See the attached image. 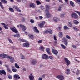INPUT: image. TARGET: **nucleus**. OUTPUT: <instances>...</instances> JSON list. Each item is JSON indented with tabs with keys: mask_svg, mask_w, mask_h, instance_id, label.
Here are the masks:
<instances>
[{
	"mask_svg": "<svg viewBox=\"0 0 80 80\" xmlns=\"http://www.w3.org/2000/svg\"><path fill=\"white\" fill-rule=\"evenodd\" d=\"M63 28L64 30H68L69 29V28H68L67 26H65L63 27Z\"/></svg>",
	"mask_w": 80,
	"mask_h": 80,
	"instance_id": "35",
	"label": "nucleus"
},
{
	"mask_svg": "<svg viewBox=\"0 0 80 80\" xmlns=\"http://www.w3.org/2000/svg\"><path fill=\"white\" fill-rule=\"evenodd\" d=\"M61 28H62V27L59 26L58 28H57V30H58V31H61Z\"/></svg>",
	"mask_w": 80,
	"mask_h": 80,
	"instance_id": "41",
	"label": "nucleus"
},
{
	"mask_svg": "<svg viewBox=\"0 0 80 80\" xmlns=\"http://www.w3.org/2000/svg\"><path fill=\"white\" fill-rule=\"evenodd\" d=\"M58 11H61L62 10V7L60 6L58 9Z\"/></svg>",
	"mask_w": 80,
	"mask_h": 80,
	"instance_id": "53",
	"label": "nucleus"
},
{
	"mask_svg": "<svg viewBox=\"0 0 80 80\" xmlns=\"http://www.w3.org/2000/svg\"><path fill=\"white\" fill-rule=\"evenodd\" d=\"M69 3L71 7H75V4H74L73 1H70Z\"/></svg>",
	"mask_w": 80,
	"mask_h": 80,
	"instance_id": "19",
	"label": "nucleus"
},
{
	"mask_svg": "<svg viewBox=\"0 0 80 80\" xmlns=\"http://www.w3.org/2000/svg\"><path fill=\"white\" fill-rule=\"evenodd\" d=\"M30 6L32 8H35V4L34 3H31L30 4Z\"/></svg>",
	"mask_w": 80,
	"mask_h": 80,
	"instance_id": "28",
	"label": "nucleus"
},
{
	"mask_svg": "<svg viewBox=\"0 0 80 80\" xmlns=\"http://www.w3.org/2000/svg\"><path fill=\"white\" fill-rule=\"evenodd\" d=\"M17 10V11H18V12L19 13H21V10L19 8H18Z\"/></svg>",
	"mask_w": 80,
	"mask_h": 80,
	"instance_id": "56",
	"label": "nucleus"
},
{
	"mask_svg": "<svg viewBox=\"0 0 80 80\" xmlns=\"http://www.w3.org/2000/svg\"><path fill=\"white\" fill-rule=\"evenodd\" d=\"M31 64H32V65H35L37 64V61L35 60H32L31 62Z\"/></svg>",
	"mask_w": 80,
	"mask_h": 80,
	"instance_id": "17",
	"label": "nucleus"
},
{
	"mask_svg": "<svg viewBox=\"0 0 80 80\" xmlns=\"http://www.w3.org/2000/svg\"><path fill=\"white\" fill-rule=\"evenodd\" d=\"M13 8H14V9H15V10H17L18 8V7L15 5H13Z\"/></svg>",
	"mask_w": 80,
	"mask_h": 80,
	"instance_id": "29",
	"label": "nucleus"
},
{
	"mask_svg": "<svg viewBox=\"0 0 80 80\" xmlns=\"http://www.w3.org/2000/svg\"><path fill=\"white\" fill-rule=\"evenodd\" d=\"M30 22H31V23H34L35 22V21H34V20L33 19H31L30 20Z\"/></svg>",
	"mask_w": 80,
	"mask_h": 80,
	"instance_id": "44",
	"label": "nucleus"
},
{
	"mask_svg": "<svg viewBox=\"0 0 80 80\" xmlns=\"http://www.w3.org/2000/svg\"><path fill=\"white\" fill-rule=\"evenodd\" d=\"M15 67L16 68H20V66H18L17 63H15Z\"/></svg>",
	"mask_w": 80,
	"mask_h": 80,
	"instance_id": "34",
	"label": "nucleus"
},
{
	"mask_svg": "<svg viewBox=\"0 0 80 80\" xmlns=\"http://www.w3.org/2000/svg\"><path fill=\"white\" fill-rule=\"evenodd\" d=\"M73 29L75 31H79V30H80L79 29H78V28H77L75 27L73 28Z\"/></svg>",
	"mask_w": 80,
	"mask_h": 80,
	"instance_id": "38",
	"label": "nucleus"
},
{
	"mask_svg": "<svg viewBox=\"0 0 80 80\" xmlns=\"http://www.w3.org/2000/svg\"><path fill=\"white\" fill-rule=\"evenodd\" d=\"M42 78L41 77H39L38 78V80H42Z\"/></svg>",
	"mask_w": 80,
	"mask_h": 80,
	"instance_id": "64",
	"label": "nucleus"
},
{
	"mask_svg": "<svg viewBox=\"0 0 80 80\" xmlns=\"http://www.w3.org/2000/svg\"><path fill=\"white\" fill-rule=\"evenodd\" d=\"M10 29L13 32H14V33H18V31L14 27V28H11Z\"/></svg>",
	"mask_w": 80,
	"mask_h": 80,
	"instance_id": "9",
	"label": "nucleus"
},
{
	"mask_svg": "<svg viewBox=\"0 0 80 80\" xmlns=\"http://www.w3.org/2000/svg\"><path fill=\"white\" fill-rule=\"evenodd\" d=\"M54 40H55V41H57V38H56V36L55 35H54Z\"/></svg>",
	"mask_w": 80,
	"mask_h": 80,
	"instance_id": "58",
	"label": "nucleus"
},
{
	"mask_svg": "<svg viewBox=\"0 0 80 80\" xmlns=\"http://www.w3.org/2000/svg\"><path fill=\"white\" fill-rule=\"evenodd\" d=\"M49 58L50 59H51V60H53V57L51 56H49Z\"/></svg>",
	"mask_w": 80,
	"mask_h": 80,
	"instance_id": "51",
	"label": "nucleus"
},
{
	"mask_svg": "<svg viewBox=\"0 0 80 80\" xmlns=\"http://www.w3.org/2000/svg\"><path fill=\"white\" fill-rule=\"evenodd\" d=\"M2 74H3L4 75H6V72L3 70H0V75H2Z\"/></svg>",
	"mask_w": 80,
	"mask_h": 80,
	"instance_id": "11",
	"label": "nucleus"
},
{
	"mask_svg": "<svg viewBox=\"0 0 80 80\" xmlns=\"http://www.w3.org/2000/svg\"><path fill=\"white\" fill-rule=\"evenodd\" d=\"M14 78H15V80H17L18 79H20V76L18 75L15 74L14 75Z\"/></svg>",
	"mask_w": 80,
	"mask_h": 80,
	"instance_id": "14",
	"label": "nucleus"
},
{
	"mask_svg": "<svg viewBox=\"0 0 80 80\" xmlns=\"http://www.w3.org/2000/svg\"><path fill=\"white\" fill-rule=\"evenodd\" d=\"M8 59H10V61L11 63H13L15 62V60H14V58L13 57H11L10 56L8 58Z\"/></svg>",
	"mask_w": 80,
	"mask_h": 80,
	"instance_id": "5",
	"label": "nucleus"
},
{
	"mask_svg": "<svg viewBox=\"0 0 80 80\" xmlns=\"http://www.w3.org/2000/svg\"><path fill=\"white\" fill-rule=\"evenodd\" d=\"M46 8V10H49L50 8V6L48 5H46L45 6Z\"/></svg>",
	"mask_w": 80,
	"mask_h": 80,
	"instance_id": "32",
	"label": "nucleus"
},
{
	"mask_svg": "<svg viewBox=\"0 0 80 80\" xmlns=\"http://www.w3.org/2000/svg\"><path fill=\"white\" fill-rule=\"evenodd\" d=\"M56 78L60 80H64L65 77L63 75L60 74L59 75L56 76Z\"/></svg>",
	"mask_w": 80,
	"mask_h": 80,
	"instance_id": "2",
	"label": "nucleus"
},
{
	"mask_svg": "<svg viewBox=\"0 0 80 80\" xmlns=\"http://www.w3.org/2000/svg\"><path fill=\"white\" fill-rule=\"evenodd\" d=\"M68 26L70 27H73V25H72V22H68Z\"/></svg>",
	"mask_w": 80,
	"mask_h": 80,
	"instance_id": "26",
	"label": "nucleus"
},
{
	"mask_svg": "<svg viewBox=\"0 0 80 80\" xmlns=\"http://www.w3.org/2000/svg\"><path fill=\"white\" fill-rule=\"evenodd\" d=\"M42 59H45V60H48V56L47 55L44 54L42 56Z\"/></svg>",
	"mask_w": 80,
	"mask_h": 80,
	"instance_id": "4",
	"label": "nucleus"
},
{
	"mask_svg": "<svg viewBox=\"0 0 80 80\" xmlns=\"http://www.w3.org/2000/svg\"><path fill=\"white\" fill-rule=\"evenodd\" d=\"M64 60L66 63V65L68 66L70 64V61L67 58H64Z\"/></svg>",
	"mask_w": 80,
	"mask_h": 80,
	"instance_id": "6",
	"label": "nucleus"
},
{
	"mask_svg": "<svg viewBox=\"0 0 80 80\" xmlns=\"http://www.w3.org/2000/svg\"><path fill=\"white\" fill-rule=\"evenodd\" d=\"M53 20L54 22H56L60 21V20L57 17H54L53 18Z\"/></svg>",
	"mask_w": 80,
	"mask_h": 80,
	"instance_id": "15",
	"label": "nucleus"
},
{
	"mask_svg": "<svg viewBox=\"0 0 80 80\" xmlns=\"http://www.w3.org/2000/svg\"><path fill=\"white\" fill-rule=\"evenodd\" d=\"M8 78L9 79H12V76H8Z\"/></svg>",
	"mask_w": 80,
	"mask_h": 80,
	"instance_id": "57",
	"label": "nucleus"
},
{
	"mask_svg": "<svg viewBox=\"0 0 80 80\" xmlns=\"http://www.w3.org/2000/svg\"><path fill=\"white\" fill-rule=\"evenodd\" d=\"M45 23V22L43 21L41 24H42L43 25H44V24Z\"/></svg>",
	"mask_w": 80,
	"mask_h": 80,
	"instance_id": "63",
	"label": "nucleus"
},
{
	"mask_svg": "<svg viewBox=\"0 0 80 80\" xmlns=\"http://www.w3.org/2000/svg\"><path fill=\"white\" fill-rule=\"evenodd\" d=\"M73 22L74 24H75V25H78L79 23V22L78 21L76 20H74L73 21Z\"/></svg>",
	"mask_w": 80,
	"mask_h": 80,
	"instance_id": "22",
	"label": "nucleus"
},
{
	"mask_svg": "<svg viewBox=\"0 0 80 80\" xmlns=\"http://www.w3.org/2000/svg\"><path fill=\"white\" fill-rule=\"evenodd\" d=\"M12 70L13 72H17V69L14 68L15 67L14 66H13L12 67Z\"/></svg>",
	"mask_w": 80,
	"mask_h": 80,
	"instance_id": "25",
	"label": "nucleus"
},
{
	"mask_svg": "<svg viewBox=\"0 0 80 80\" xmlns=\"http://www.w3.org/2000/svg\"><path fill=\"white\" fill-rule=\"evenodd\" d=\"M61 47H62V48H63V49H66V46H65V45H63L62 44H61Z\"/></svg>",
	"mask_w": 80,
	"mask_h": 80,
	"instance_id": "33",
	"label": "nucleus"
},
{
	"mask_svg": "<svg viewBox=\"0 0 80 80\" xmlns=\"http://www.w3.org/2000/svg\"><path fill=\"white\" fill-rule=\"evenodd\" d=\"M79 73H80V72H79V71H77L76 73V75H78Z\"/></svg>",
	"mask_w": 80,
	"mask_h": 80,
	"instance_id": "61",
	"label": "nucleus"
},
{
	"mask_svg": "<svg viewBox=\"0 0 80 80\" xmlns=\"http://www.w3.org/2000/svg\"><path fill=\"white\" fill-rule=\"evenodd\" d=\"M66 38L68 39L69 40H70L71 38H70V37L68 35H66Z\"/></svg>",
	"mask_w": 80,
	"mask_h": 80,
	"instance_id": "48",
	"label": "nucleus"
},
{
	"mask_svg": "<svg viewBox=\"0 0 80 80\" xmlns=\"http://www.w3.org/2000/svg\"><path fill=\"white\" fill-rule=\"evenodd\" d=\"M65 73L66 75H69L70 73V69H67L65 71Z\"/></svg>",
	"mask_w": 80,
	"mask_h": 80,
	"instance_id": "20",
	"label": "nucleus"
},
{
	"mask_svg": "<svg viewBox=\"0 0 80 80\" xmlns=\"http://www.w3.org/2000/svg\"><path fill=\"white\" fill-rule=\"evenodd\" d=\"M38 43H42V40H40L39 41H38Z\"/></svg>",
	"mask_w": 80,
	"mask_h": 80,
	"instance_id": "55",
	"label": "nucleus"
},
{
	"mask_svg": "<svg viewBox=\"0 0 80 80\" xmlns=\"http://www.w3.org/2000/svg\"><path fill=\"white\" fill-rule=\"evenodd\" d=\"M9 56L6 55L5 54H0V57H2V58H8V57Z\"/></svg>",
	"mask_w": 80,
	"mask_h": 80,
	"instance_id": "7",
	"label": "nucleus"
},
{
	"mask_svg": "<svg viewBox=\"0 0 80 80\" xmlns=\"http://www.w3.org/2000/svg\"><path fill=\"white\" fill-rule=\"evenodd\" d=\"M9 10L11 12H12V13H13L14 12V10H13V9L12 8H9Z\"/></svg>",
	"mask_w": 80,
	"mask_h": 80,
	"instance_id": "27",
	"label": "nucleus"
},
{
	"mask_svg": "<svg viewBox=\"0 0 80 80\" xmlns=\"http://www.w3.org/2000/svg\"><path fill=\"white\" fill-rule=\"evenodd\" d=\"M7 70L8 71V72L10 73H12V71H11V70H10V68H8Z\"/></svg>",
	"mask_w": 80,
	"mask_h": 80,
	"instance_id": "46",
	"label": "nucleus"
},
{
	"mask_svg": "<svg viewBox=\"0 0 80 80\" xmlns=\"http://www.w3.org/2000/svg\"><path fill=\"white\" fill-rule=\"evenodd\" d=\"M48 33L50 34H52L53 33V32L52 30L50 29H48Z\"/></svg>",
	"mask_w": 80,
	"mask_h": 80,
	"instance_id": "40",
	"label": "nucleus"
},
{
	"mask_svg": "<svg viewBox=\"0 0 80 80\" xmlns=\"http://www.w3.org/2000/svg\"><path fill=\"white\" fill-rule=\"evenodd\" d=\"M0 7H1L2 9H3V6L2 5V3L0 1Z\"/></svg>",
	"mask_w": 80,
	"mask_h": 80,
	"instance_id": "43",
	"label": "nucleus"
},
{
	"mask_svg": "<svg viewBox=\"0 0 80 80\" xmlns=\"http://www.w3.org/2000/svg\"><path fill=\"white\" fill-rule=\"evenodd\" d=\"M45 12L47 17L48 18H50V17H51V15L50 14L48 11L46 10L45 11Z\"/></svg>",
	"mask_w": 80,
	"mask_h": 80,
	"instance_id": "8",
	"label": "nucleus"
},
{
	"mask_svg": "<svg viewBox=\"0 0 80 80\" xmlns=\"http://www.w3.org/2000/svg\"><path fill=\"white\" fill-rule=\"evenodd\" d=\"M1 1L2 3H7V1H6L5 0H1Z\"/></svg>",
	"mask_w": 80,
	"mask_h": 80,
	"instance_id": "39",
	"label": "nucleus"
},
{
	"mask_svg": "<svg viewBox=\"0 0 80 80\" xmlns=\"http://www.w3.org/2000/svg\"><path fill=\"white\" fill-rule=\"evenodd\" d=\"M14 37H17V38H18V37H20V34H17L14 35Z\"/></svg>",
	"mask_w": 80,
	"mask_h": 80,
	"instance_id": "36",
	"label": "nucleus"
},
{
	"mask_svg": "<svg viewBox=\"0 0 80 80\" xmlns=\"http://www.w3.org/2000/svg\"><path fill=\"white\" fill-rule=\"evenodd\" d=\"M8 40L9 41V42H10V43H13V42L12 41V40H11V39L10 38H8Z\"/></svg>",
	"mask_w": 80,
	"mask_h": 80,
	"instance_id": "45",
	"label": "nucleus"
},
{
	"mask_svg": "<svg viewBox=\"0 0 80 80\" xmlns=\"http://www.w3.org/2000/svg\"><path fill=\"white\" fill-rule=\"evenodd\" d=\"M62 42H64V43L66 46H68V42H67V39L64 38H63L62 39Z\"/></svg>",
	"mask_w": 80,
	"mask_h": 80,
	"instance_id": "3",
	"label": "nucleus"
},
{
	"mask_svg": "<svg viewBox=\"0 0 80 80\" xmlns=\"http://www.w3.org/2000/svg\"><path fill=\"white\" fill-rule=\"evenodd\" d=\"M58 35L60 38H62V37H63V33H62V32H60L59 33Z\"/></svg>",
	"mask_w": 80,
	"mask_h": 80,
	"instance_id": "24",
	"label": "nucleus"
},
{
	"mask_svg": "<svg viewBox=\"0 0 80 80\" xmlns=\"http://www.w3.org/2000/svg\"><path fill=\"white\" fill-rule=\"evenodd\" d=\"M40 8L41 10H43L45 9V7L43 6V5H42L40 6Z\"/></svg>",
	"mask_w": 80,
	"mask_h": 80,
	"instance_id": "30",
	"label": "nucleus"
},
{
	"mask_svg": "<svg viewBox=\"0 0 80 80\" xmlns=\"http://www.w3.org/2000/svg\"><path fill=\"white\" fill-rule=\"evenodd\" d=\"M52 52L55 55H57V54H58V51H57V50H55L54 49H53L52 50Z\"/></svg>",
	"mask_w": 80,
	"mask_h": 80,
	"instance_id": "21",
	"label": "nucleus"
},
{
	"mask_svg": "<svg viewBox=\"0 0 80 80\" xmlns=\"http://www.w3.org/2000/svg\"><path fill=\"white\" fill-rule=\"evenodd\" d=\"M23 46L24 47L28 48V47H29V46H30V44L28 43H25L23 44Z\"/></svg>",
	"mask_w": 80,
	"mask_h": 80,
	"instance_id": "16",
	"label": "nucleus"
},
{
	"mask_svg": "<svg viewBox=\"0 0 80 80\" xmlns=\"http://www.w3.org/2000/svg\"><path fill=\"white\" fill-rule=\"evenodd\" d=\"M36 3L38 5L41 4V2H40L39 1H36Z\"/></svg>",
	"mask_w": 80,
	"mask_h": 80,
	"instance_id": "42",
	"label": "nucleus"
},
{
	"mask_svg": "<svg viewBox=\"0 0 80 80\" xmlns=\"http://www.w3.org/2000/svg\"><path fill=\"white\" fill-rule=\"evenodd\" d=\"M72 46L73 48H74V49H76L77 48V46L75 45H72Z\"/></svg>",
	"mask_w": 80,
	"mask_h": 80,
	"instance_id": "50",
	"label": "nucleus"
},
{
	"mask_svg": "<svg viewBox=\"0 0 80 80\" xmlns=\"http://www.w3.org/2000/svg\"><path fill=\"white\" fill-rule=\"evenodd\" d=\"M39 18L40 20H42V19H43V17L41 16H39Z\"/></svg>",
	"mask_w": 80,
	"mask_h": 80,
	"instance_id": "59",
	"label": "nucleus"
},
{
	"mask_svg": "<svg viewBox=\"0 0 80 80\" xmlns=\"http://www.w3.org/2000/svg\"><path fill=\"white\" fill-rule=\"evenodd\" d=\"M33 29H34V32L36 33H40L39 31H38V29H37V28L36 27H33Z\"/></svg>",
	"mask_w": 80,
	"mask_h": 80,
	"instance_id": "13",
	"label": "nucleus"
},
{
	"mask_svg": "<svg viewBox=\"0 0 80 80\" xmlns=\"http://www.w3.org/2000/svg\"><path fill=\"white\" fill-rule=\"evenodd\" d=\"M4 27L5 29H6V30H8V27H7V26L6 25V24L4 26Z\"/></svg>",
	"mask_w": 80,
	"mask_h": 80,
	"instance_id": "49",
	"label": "nucleus"
},
{
	"mask_svg": "<svg viewBox=\"0 0 80 80\" xmlns=\"http://www.w3.org/2000/svg\"><path fill=\"white\" fill-rule=\"evenodd\" d=\"M50 48H47L46 49V52H47V53L48 54V55H52V53L50 52Z\"/></svg>",
	"mask_w": 80,
	"mask_h": 80,
	"instance_id": "18",
	"label": "nucleus"
},
{
	"mask_svg": "<svg viewBox=\"0 0 80 80\" xmlns=\"http://www.w3.org/2000/svg\"><path fill=\"white\" fill-rule=\"evenodd\" d=\"M20 27L21 28H22L23 31H25V30H26L27 29L26 27L25 26L22 24L20 25Z\"/></svg>",
	"mask_w": 80,
	"mask_h": 80,
	"instance_id": "10",
	"label": "nucleus"
},
{
	"mask_svg": "<svg viewBox=\"0 0 80 80\" xmlns=\"http://www.w3.org/2000/svg\"><path fill=\"white\" fill-rule=\"evenodd\" d=\"M43 26L44 25L42 24V23L40 24L39 25V27L40 28H42Z\"/></svg>",
	"mask_w": 80,
	"mask_h": 80,
	"instance_id": "52",
	"label": "nucleus"
},
{
	"mask_svg": "<svg viewBox=\"0 0 80 80\" xmlns=\"http://www.w3.org/2000/svg\"><path fill=\"white\" fill-rule=\"evenodd\" d=\"M75 12H76V13H78L79 16H80V12H79V11H75Z\"/></svg>",
	"mask_w": 80,
	"mask_h": 80,
	"instance_id": "47",
	"label": "nucleus"
},
{
	"mask_svg": "<svg viewBox=\"0 0 80 80\" xmlns=\"http://www.w3.org/2000/svg\"><path fill=\"white\" fill-rule=\"evenodd\" d=\"M29 37L30 39H33L34 38V36L33 35H29Z\"/></svg>",
	"mask_w": 80,
	"mask_h": 80,
	"instance_id": "31",
	"label": "nucleus"
},
{
	"mask_svg": "<svg viewBox=\"0 0 80 80\" xmlns=\"http://www.w3.org/2000/svg\"><path fill=\"white\" fill-rule=\"evenodd\" d=\"M71 16L73 18H75V19H78L79 18V17L76 13H73L71 14Z\"/></svg>",
	"mask_w": 80,
	"mask_h": 80,
	"instance_id": "1",
	"label": "nucleus"
},
{
	"mask_svg": "<svg viewBox=\"0 0 80 80\" xmlns=\"http://www.w3.org/2000/svg\"><path fill=\"white\" fill-rule=\"evenodd\" d=\"M44 32L46 33H48V29L45 30V31H44Z\"/></svg>",
	"mask_w": 80,
	"mask_h": 80,
	"instance_id": "54",
	"label": "nucleus"
},
{
	"mask_svg": "<svg viewBox=\"0 0 80 80\" xmlns=\"http://www.w3.org/2000/svg\"><path fill=\"white\" fill-rule=\"evenodd\" d=\"M64 15H65V14H62L61 15H60V17H64Z\"/></svg>",
	"mask_w": 80,
	"mask_h": 80,
	"instance_id": "60",
	"label": "nucleus"
},
{
	"mask_svg": "<svg viewBox=\"0 0 80 80\" xmlns=\"http://www.w3.org/2000/svg\"><path fill=\"white\" fill-rule=\"evenodd\" d=\"M42 78H44L45 77V75L43 74L42 76Z\"/></svg>",
	"mask_w": 80,
	"mask_h": 80,
	"instance_id": "62",
	"label": "nucleus"
},
{
	"mask_svg": "<svg viewBox=\"0 0 80 80\" xmlns=\"http://www.w3.org/2000/svg\"><path fill=\"white\" fill-rule=\"evenodd\" d=\"M20 58L21 59H24L25 57H24V56H23V55L21 54L20 55Z\"/></svg>",
	"mask_w": 80,
	"mask_h": 80,
	"instance_id": "37",
	"label": "nucleus"
},
{
	"mask_svg": "<svg viewBox=\"0 0 80 80\" xmlns=\"http://www.w3.org/2000/svg\"><path fill=\"white\" fill-rule=\"evenodd\" d=\"M29 78L30 80H34V76H33V75H32V74H31L29 76Z\"/></svg>",
	"mask_w": 80,
	"mask_h": 80,
	"instance_id": "12",
	"label": "nucleus"
},
{
	"mask_svg": "<svg viewBox=\"0 0 80 80\" xmlns=\"http://www.w3.org/2000/svg\"><path fill=\"white\" fill-rule=\"evenodd\" d=\"M39 50L41 51H44V50H45V48L43 47V46H41L39 48Z\"/></svg>",
	"mask_w": 80,
	"mask_h": 80,
	"instance_id": "23",
	"label": "nucleus"
}]
</instances>
